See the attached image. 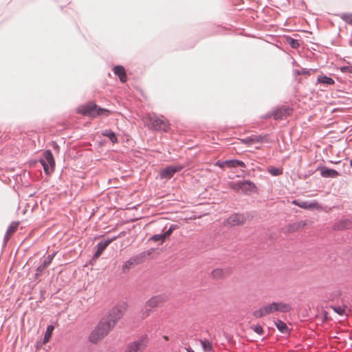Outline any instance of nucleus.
Wrapping results in <instances>:
<instances>
[{
    "label": "nucleus",
    "instance_id": "f257e3e1",
    "mask_svg": "<svg viewBox=\"0 0 352 352\" xmlns=\"http://www.w3.org/2000/svg\"><path fill=\"white\" fill-rule=\"evenodd\" d=\"M292 310L289 304L283 302H273L267 304L253 312V316L256 318H263L269 314H274L277 312L286 313Z\"/></svg>",
    "mask_w": 352,
    "mask_h": 352
},
{
    "label": "nucleus",
    "instance_id": "f03ea898",
    "mask_svg": "<svg viewBox=\"0 0 352 352\" xmlns=\"http://www.w3.org/2000/svg\"><path fill=\"white\" fill-rule=\"evenodd\" d=\"M77 112L91 118H96L98 116L107 117L111 113L109 109L101 108L92 102L79 107Z\"/></svg>",
    "mask_w": 352,
    "mask_h": 352
},
{
    "label": "nucleus",
    "instance_id": "7ed1b4c3",
    "mask_svg": "<svg viewBox=\"0 0 352 352\" xmlns=\"http://www.w3.org/2000/svg\"><path fill=\"white\" fill-rule=\"evenodd\" d=\"M114 327L106 318H102L89 336V340L96 343L108 335Z\"/></svg>",
    "mask_w": 352,
    "mask_h": 352
},
{
    "label": "nucleus",
    "instance_id": "20e7f679",
    "mask_svg": "<svg viewBox=\"0 0 352 352\" xmlns=\"http://www.w3.org/2000/svg\"><path fill=\"white\" fill-rule=\"evenodd\" d=\"M144 122L147 125L155 130H162L167 132L169 130V124L164 116H156L148 114L144 118Z\"/></svg>",
    "mask_w": 352,
    "mask_h": 352
},
{
    "label": "nucleus",
    "instance_id": "39448f33",
    "mask_svg": "<svg viewBox=\"0 0 352 352\" xmlns=\"http://www.w3.org/2000/svg\"><path fill=\"white\" fill-rule=\"evenodd\" d=\"M40 162L47 174H50L54 170L55 167V161L50 151L47 150L43 153V157L41 159Z\"/></svg>",
    "mask_w": 352,
    "mask_h": 352
},
{
    "label": "nucleus",
    "instance_id": "423d86ee",
    "mask_svg": "<svg viewBox=\"0 0 352 352\" xmlns=\"http://www.w3.org/2000/svg\"><path fill=\"white\" fill-rule=\"evenodd\" d=\"M148 340V336H144L141 337L139 340L130 343L127 346L126 350H128L130 352L142 351L147 346Z\"/></svg>",
    "mask_w": 352,
    "mask_h": 352
},
{
    "label": "nucleus",
    "instance_id": "0eeeda50",
    "mask_svg": "<svg viewBox=\"0 0 352 352\" xmlns=\"http://www.w3.org/2000/svg\"><path fill=\"white\" fill-rule=\"evenodd\" d=\"M124 311V309L121 307H114L111 310L109 315L104 318H106L113 327H115L117 322L122 317Z\"/></svg>",
    "mask_w": 352,
    "mask_h": 352
},
{
    "label": "nucleus",
    "instance_id": "6e6552de",
    "mask_svg": "<svg viewBox=\"0 0 352 352\" xmlns=\"http://www.w3.org/2000/svg\"><path fill=\"white\" fill-rule=\"evenodd\" d=\"M292 204L299 206L303 209H309V210H321V206L316 201L308 202V201H299L298 200L292 201Z\"/></svg>",
    "mask_w": 352,
    "mask_h": 352
},
{
    "label": "nucleus",
    "instance_id": "1a4fd4ad",
    "mask_svg": "<svg viewBox=\"0 0 352 352\" xmlns=\"http://www.w3.org/2000/svg\"><path fill=\"white\" fill-rule=\"evenodd\" d=\"M184 168L183 166L177 165V166H169L164 168L160 172V177L162 178H170L173 176V175L180 171Z\"/></svg>",
    "mask_w": 352,
    "mask_h": 352
},
{
    "label": "nucleus",
    "instance_id": "9d476101",
    "mask_svg": "<svg viewBox=\"0 0 352 352\" xmlns=\"http://www.w3.org/2000/svg\"><path fill=\"white\" fill-rule=\"evenodd\" d=\"M148 255H138L135 257L131 258L129 261H126L122 265L123 272H126V270H129L133 266L138 265L142 263Z\"/></svg>",
    "mask_w": 352,
    "mask_h": 352
},
{
    "label": "nucleus",
    "instance_id": "9b49d317",
    "mask_svg": "<svg viewBox=\"0 0 352 352\" xmlns=\"http://www.w3.org/2000/svg\"><path fill=\"white\" fill-rule=\"evenodd\" d=\"M292 112V109L289 107H282L274 111L272 116L275 120H281L291 115Z\"/></svg>",
    "mask_w": 352,
    "mask_h": 352
},
{
    "label": "nucleus",
    "instance_id": "f8f14e48",
    "mask_svg": "<svg viewBox=\"0 0 352 352\" xmlns=\"http://www.w3.org/2000/svg\"><path fill=\"white\" fill-rule=\"evenodd\" d=\"M245 221V217L240 214H233L227 219V223L231 226L242 225Z\"/></svg>",
    "mask_w": 352,
    "mask_h": 352
},
{
    "label": "nucleus",
    "instance_id": "ddd939ff",
    "mask_svg": "<svg viewBox=\"0 0 352 352\" xmlns=\"http://www.w3.org/2000/svg\"><path fill=\"white\" fill-rule=\"evenodd\" d=\"M162 296H155L148 299L146 302V305L147 307H150L151 309H153L155 308H157L159 307L162 302H163V298Z\"/></svg>",
    "mask_w": 352,
    "mask_h": 352
},
{
    "label": "nucleus",
    "instance_id": "4468645a",
    "mask_svg": "<svg viewBox=\"0 0 352 352\" xmlns=\"http://www.w3.org/2000/svg\"><path fill=\"white\" fill-rule=\"evenodd\" d=\"M352 227V222L349 219H343L338 221L333 226V229L337 230H342L345 229H350Z\"/></svg>",
    "mask_w": 352,
    "mask_h": 352
},
{
    "label": "nucleus",
    "instance_id": "2eb2a0df",
    "mask_svg": "<svg viewBox=\"0 0 352 352\" xmlns=\"http://www.w3.org/2000/svg\"><path fill=\"white\" fill-rule=\"evenodd\" d=\"M113 241V239L101 241L98 243L96 248L97 251L95 253L94 258H98L103 252V251L107 248V247Z\"/></svg>",
    "mask_w": 352,
    "mask_h": 352
},
{
    "label": "nucleus",
    "instance_id": "dca6fc26",
    "mask_svg": "<svg viewBox=\"0 0 352 352\" xmlns=\"http://www.w3.org/2000/svg\"><path fill=\"white\" fill-rule=\"evenodd\" d=\"M236 185L239 186V188H240L245 192L253 191L256 188L255 185L250 181L239 182L236 184Z\"/></svg>",
    "mask_w": 352,
    "mask_h": 352
},
{
    "label": "nucleus",
    "instance_id": "f3484780",
    "mask_svg": "<svg viewBox=\"0 0 352 352\" xmlns=\"http://www.w3.org/2000/svg\"><path fill=\"white\" fill-rule=\"evenodd\" d=\"M113 72L119 77L121 82H124L126 81V72L122 66L118 65L114 67Z\"/></svg>",
    "mask_w": 352,
    "mask_h": 352
},
{
    "label": "nucleus",
    "instance_id": "a211bd4d",
    "mask_svg": "<svg viewBox=\"0 0 352 352\" xmlns=\"http://www.w3.org/2000/svg\"><path fill=\"white\" fill-rule=\"evenodd\" d=\"M263 138L261 135H252L247 138L243 139L241 141L243 143L248 145H252L255 143H259L263 142Z\"/></svg>",
    "mask_w": 352,
    "mask_h": 352
},
{
    "label": "nucleus",
    "instance_id": "6ab92c4d",
    "mask_svg": "<svg viewBox=\"0 0 352 352\" xmlns=\"http://www.w3.org/2000/svg\"><path fill=\"white\" fill-rule=\"evenodd\" d=\"M18 226H19V223H17V222H12L10 225V226L6 232L5 238H4L5 243H7L8 241V240L10 239L12 234L13 233H14L16 232V230H17Z\"/></svg>",
    "mask_w": 352,
    "mask_h": 352
},
{
    "label": "nucleus",
    "instance_id": "aec40b11",
    "mask_svg": "<svg viewBox=\"0 0 352 352\" xmlns=\"http://www.w3.org/2000/svg\"><path fill=\"white\" fill-rule=\"evenodd\" d=\"M321 175L324 177H336L338 176V173L334 169L327 168H322L321 169Z\"/></svg>",
    "mask_w": 352,
    "mask_h": 352
},
{
    "label": "nucleus",
    "instance_id": "412c9836",
    "mask_svg": "<svg viewBox=\"0 0 352 352\" xmlns=\"http://www.w3.org/2000/svg\"><path fill=\"white\" fill-rule=\"evenodd\" d=\"M152 313L153 309L147 307L146 305L145 304L144 307L141 309L140 312V317L141 318V319L144 320L148 318Z\"/></svg>",
    "mask_w": 352,
    "mask_h": 352
},
{
    "label": "nucleus",
    "instance_id": "4be33fe9",
    "mask_svg": "<svg viewBox=\"0 0 352 352\" xmlns=\"http://www.w3.org/2000/svg\"><path fill=\"white\" fill-rule=\"evenodd\" d=\"M237 166H240L242 168L246 167L245 164L242 161H240L238 160H228V163H227L228 168H234V167H237Z\"/></svg>",
    "mask_w": 352,
    "mask_h": 352
},
{
    "label": "nucleus",
    "instance_id": "5701e85b",
    "mask_svg": "<svg viewBox=\"0 0 352 352\" xmlns=\"http://www.w3.org/2000/svg\"><path fill=\"white\" fill-rule=\"evenodd\" d=\"M54 255H55L54 254H52V255H48L45 258L43 265H41L40 267H38L37 270L43 271V270H45L52 263V261L54 257Z\"/></svg>",
    "mask_w": 352,
    "mask_h": 352
},
{
    "label": "nucleus",
    "instance_id": "b1692460",
    "mask_svg": "<svg viewBox=\"0 0 352 352\" xmlns=\"http://www.w3.org/2000/svg\"><path fill=\"white\" fill-rule=\"evenodd\" d=\"M54 326L52 325H49L47 327V330H46V332L45 333V336H44V338H43V344H46L47 343L50 338H51V336H52V332L54 331Z\"/></svg>",
    "mask_w": 352,
    "mask_h": 352
},
{
    "label": "nucleus",
    "instance_id": "393cba45",
    "mask_svg": "<svg viewBox=\"0 0 352 352\" xmlns=\"http://www.w3.org/2000/svg\"><path fill=\"white\" fill-rule=\"evenodd\" d=\"M318 82L323 83V84H326V85H333L335 82L330 77H328L326 76H320L318 78Z\"/></svg>",
    "mask_w": 352,
    "mask_h": 352
},
{
    "label": "nucleus",
    "instance_id": "a878e982",
    "mask_svg": "<svg viewBox=\"0 0 352 352\" xmlns=\"http://www.w3.org/2000/svg\"><path fill=\"white\" fill-rule=\"evenodd\" d=\"M212 276L214 279H221L225 277V272L221 269H215L212 272Z\"/></svg>",
    "mask_w": 352,
    "mask_h": 352
},
{
    "label": "nucleus",
    "instance_id": "bb28decb",
    "mask_svg": "<svg viewBox=\"0 0 352 352\" xmlns=\"http://www.w3.org/2000/svg\"><path fill=\"white\" fill-rule=\"evenodd\" d=\"M275 324L276 326V327L278 328V329L285 333H287V331H288V327L287 326V324L281 321V320H277L276 322H275Z\"/></svg>",
    "mask_w": 352,
    "mask_h": 352
},
{
    "label": "nucleus",
    "instance_id": "cd10ccee",
    "mask_svg": "<svg viewBox=\"0 0 352 352\" xmlns=\"http://www.w3.org/2000/svg\"><path fill=\"white\" fill-rule=\"evenodd\" d=\"M102 135L104 136L108 137L112 143H116L118 141L116 134L109 130L103 131Z\"/></svg>",
    "mask_w": 352,
    "mask_h": 352
},
{
    "label": "nucleus",
    "instance_id": "c85d7f7f",
    "mask_svg": "<svg viewBox=\"0 0 352 352\" xmlns=\"http://www.w3.org/2000/svg\"><path fill=\"white\" fill-rule=\"evenodd\" d=\"M340 17L347 23L352 25V14L344 13L340 15Z\"/></svg>",
    "mask_w": 352,
    "mask_h": 352
},
{
    "label": "nucleus",
    "instance_id": "c756f323",
    "mask_svg": "<svg viewBox=\"0 0 352 352\" xmlns=\"http://www.w3.org/2000/svg\"><path fill=\"white\" fill-rule=\"evenodd\" d=\"M201 343L206 352H210L212 350V344L209 341L201 340Z\"/></svg>",
    "mask_w": 352,
    "mask_h": 352
},
{
    "label": "nucleus",
    "instance_id": "7c9ffc66",
    "mask_svg": "<svg viewBox=\"0 0 352 352\" xmlns=\"http://www.w3.org/2000/svg\"><path fill=\"white\" fill-rule=\"evenodd\" d=\"M268 172L274 176H278L283 173V170L278 168L272 167L268 169Z\"/></svg>",
    "mask_w": 352,
    "mask_h": 352
},
{
    "label": "nucleus",
    "instance_id": "2f4dec72",
    "mask_svg": "<svg viewBox=\"0 0 352 352\" xmlns=\"http://www.w3.org/2000/svg\"><path fill=\"white\" fill-rule=\"evenodd\" d=\"M287 41L293 48H297L299 46L298 41L294 38L289 37L287 38Z\"/></svg>",
    "mask_w": 352,
    "mask_h": 352
},
{
    "label": "nucleus",
    "instance_id": "473e14b6",
    "mask_svg": "<svg viewBox=\"0 0 352 352\" xmlns=\"http://www.w3.org/2000/svg\"><path fill=\"white\" fill-rule=\"evenodd\" d=\"M165 238H164V234H155L151 237L150 240H152L153 241H160L161 243H163L165 241Z\"/></svg>",
    "mask_w": 352,
    "mask_h": 352
},
{
    "label": "nucleus",
    "instance_id": "72a5a7b5",
    "mask_svg": "<svg viewBox=\"0 0 352 352\" xmlns=\"http://www.w3.org/2000/svg\"><path fill=\"white\" fill-rule=\"evenodd\" d=\"M175 229H176L175 225L170 226L169 229L164 234H163L164 238H165V239L168 238L172 234L173 231Z\"/></svg>",
    "mask_w": 352,
    "mask_h": 352
},
{
    "label": "nucleus",
    "instance_id": "f704fd0d",
    "mask_svg": "<svg viewBox=\"0 0 352 352\" xmlns=\"http://www.w3.org/2000/svg\"><path fill=\"white\" fill-rule=\"evenodd\" d=\"M333 309L334 310L335 312H336L339 315L342 316L345 314V308L344 307H342L340 306L339 307H333Z\"/></svg>",
    "mask_w": 352,
    "mask_h": 352
},
{
    "label": "nucleus",
    "instance_id": "c9c22d12",
    "mask_svg": "<svg viewBox=\"0 0 352 352\" xmlns=\"http://www.w3.org/2000/svg\"><path fill=\"white\" fill-rule=\"evenodd\" d=\"M227 163H228V160L226 161H217L215 164L216 166L221 168H223L225 167H227Z\"/></svg>",
    "mask_w": 352,
    "mask_h": 352
},
{
    "label": "nucleus",
    "instance_id": "e433bc0d",
    "mask_svg": "<svg viewBox=\"0 0 352 352\" xmlns=\"http://www.w3.org/2000/svg\"><path fill=\"white\" fill-rule=\"evenodd\" d=\"M341 71L344 73H352V66L343 67Z\"/></svg>",
    "mask_w": 352,
    "mask_h": 352
},
{
    "label": "nucleus",
    "instance_id": "4c0bfd02",
    "mask_svg": "<svg viewBox=\"0 0 352 352\" xmlns=\"http://www.w3.org/2000/svg\"><path fill=\"white\" fill-rule=\"evenodd\" d=\"M254 330L256 333L260 334V335H262L263 334V328L261 327V326H255L254 327Z\"/></svg>",
    "mask_w": 352,
    "mask_h": 352
},
{
    "label": "nucleus",
    "instance_id": "58836bf2",
    "mask_svg": "<svg viewBox=\"0 0 352 352\" xmlns=\"http://www.w3.org/2000/svg\"><path fill=\"white\" fill-rule=\"evenodd\" d=\"M232 188L234 189V190H239L240 189V188H239V186H237L236 184L233 185Z\"/></svg>",
    "mask_w": 352,
    "mask_h": 352
},
{
    "label": "nucleus",
    "instance_id": "ea45409f",
    "mask_svg": "<svg viewBox=\"0 0 352 352\" xmlns=\"http://www.w3.org/2000/svg\"><path fill=\"white\" fill-rule=\"evenodd\" d=\"M54 148L58 149V146L55 142H54Z\"/></svg>",
    "mask_w": 352,
    "mask_h": 352
},
{
    "label": "nucleus",
    "instance_id": "a19ab883",
    "mask_svg": "<svg viewBox=\"0 0 352 352\" xmlns=\"http://www.w3.org/2000/svg\"><path fill=\"white\" fill-rule=\"evenodd\" d=\"M164 338L165 340H168V336H164Z\"/></svg>",
    "mask_w": 352,
    "mask_h": 352
},
{
    "label": "nucleus",
    "instance_id": "79ce46f5",
    "mask_svg": "<svg viewBox=\"0 0 352 352\" xmlns=\"http://www.w3.org/2000/svg\"><path fill=\"white\" fill-rule=\"evenodd\" d=\"M188 352H195L194 351H192V349H188Z\"/></svg>",
    "mask_w": 352,
    "mask_h": 352
},
{
    "label": "nucleus",
    "instance_id": "37998d69",
    "mask_svg": "<svg viewBox=\"0 0 352 352\" xmlns=\"http://www.w3.org/2000/svg\"><path fill=\"white\" fill-rule=\"evenodd\" d=\"M350 164H351V166H352V160H351V162H350Z\"/></svg>",
    "mask_w": 352,
    "mask_h": 352
}]
</instances>
